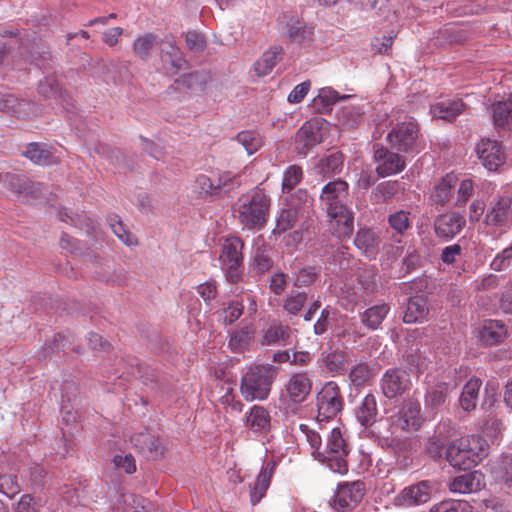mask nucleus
I'll return each mask as SVG.
<instances>
[{
  "label": "nucleus",
  "mask_w": 512,
  "mask_h": 512,
  "mask_svg": "<svg viewBox=\"0 0 512 512\" xmlns=\"http://www.w3.org/2000/svg\"><path fill=\"white\" fill-rule=\"evenodd\" d=\"M270 198L260 188L241 195L234 205L239 222L247 229L260 230L267 222Z\"/></svg>",
  "instance_id": "1"
},
{
  "label": "nucleus",
  "mask_w": 512,
  "mask_h": 512,
  "mask_svg": "<svg viewBox=\"0 0 512 512\" xmlns=\"http://www.w3.org/2000/svg\"><path fill=\"white\" fill-rule=\"evenodd\" d=\"M444 452L449 464L460 470L471 469L487 455L485 441L475 435L452 441Z\"/></svg>",
  "instance_id": "2"
},
{
  "label": "nucleus",
  "mask_w": 512,
  "mask_h": 512,
  "mask_svg": "<svg viewBox=\"0 0 512 512\" xmlns=\"http://www.w3.org/2000/svg\"><path fill=\"white\" fill-rule=\"evenodd\" d=\"M279 373V368L272 364L251 366L243 375L240 391L246 401L265 400L271 386Z\"/></svg>",
  "instance_id": "3"
},
{
  "label": "nucleus",
  "mask_w": 512,
  "mask_h": 512,
  "mask_svg": "<svg viewBox=\"0 0 512 512\" xmlns=\"http://www.w3.org/2000/svg\"><path fill=\"white\" fill-rule=\"evenodd\" d=\"M349 449L339 428H334L323 446V450L317 452L318 461L327 465L335 473L345 474L348 471L346 457Z\"/></svg>",
  "instance_id": "4"
},
{
  "label": "nucleus",
  "mask_w": 512,
  "mask_h": 512,
  "mask_svg": "<svg viewBox=\"0 0 512 512\" xmlns=\"http://www.w3.org/2000/svg\"><path fill=\"white\" fill-rule=\"evenodd\" d=\"M244 243L238 237L227 238L221 248L220 262L226 277L231 283H238L243 274Z\"/></svg>",
  "instance_id": "5"
},
{
  "label": "nucleus",
  "mask_w": 512,
  "mask_h": 512,
  "mask_svg": "<svg viewBox=\"0 0 512 512\" xmlns=\"http://www.w3.org/2000/svg\"><path fill=\"white\" fill-rule=\"evenodd\" d=\"M419 126L415 121L409 120L396 124L386 136L390 148L401 153H414L419 151Z\"/></svg>",
  "instance_id": "6"
},
{
  "label": "nucleus",
  "mask_w": 512,
  "mask_h": 512,
  "mask_svg": "<svg viewBox=\"0 0 512 512\" xmlns=\"http://www.w3.org/2000/svg\"><path fill=\"white\" fill-rule=\"evenodd\" d=\"M317 420L328 421L336 417L344 407L341 389L335 381L326 382L316 395Z\"/></svg>",
  "instance_id": "7"
},
{
  "label": "nucleus",
  "mask_w": 512,
  "mask_h": 512,
  "mask_svg": "<svg viewBox=\"0 0 512 512\" xmlns=\"http://www.w3.org/2000/svg\"><path fill=\"white\" fill-rule=\"evenodd\" d=\"M400 153L380 143L373 145V160L376 163L375 171L378 177L396 175L406 168V157Z\"/></svg>",
  "instance_id": "8"
},
{
  "label": "nucleus",
  "mask_w": 512,
  "mask_h": 512,
  "mask_svg": "<svg viewBox=\"0 0 512 512\" xmlns=\"http://www.w3.org/2000/svg\"><path fill=\"white\" fill-rule=\"evenodd\" d=\"M365 495V484L362 481L345 482L337 487L330 500V506L336 511L353 510Z\"/></svg>",
  "instance_id": "9"
},
{
  "label": "nucleus",
  "mask_w": 512,
  "mask_h": 512,
  "mask_svg": "<svg viewBox=\"0 0 512 512\" xmlns=\"http://www.w3.org/2000/svg\"><path fill=\"white\" fill-rule=\"evenodd\" d=\"M380 387L387 399L401 397L412 387L410 374L407 370L399 367L389 368L380 380Z\"/></svg>",
  "instance_id": "10"
},
{
  "label": "nucleus",
  "mask_w": 512,
  "mask_h": 512,
  "mask_svg": "<svg viewBox=\"0 0 512 512\" xmlns=\"http://www.w3.org/2000/svg\"><path fill=\"white\" fill-rule=\"evenodd\" d=\"M434 483L430 480H422L403 488L393 499L398 507H416L427 503L432 496Z\"/></svg>",
  "instance_id": "11"
},
{
  "label": "nucleus",
  "mask_w": 512,
  "mask_h": 512,
  "mask_svg": "<svg viewBox=\"0 0 512 512\" xmlns=\"http://www.w3.org/2000/svg\"><path fill=\"white\" fill-rule=\"evenodd\" d=\"M349 185L342 179L327 183L321 190L320 202L327 215H335L338 210L347 208L345 202L348 197Z\"/></svg>",
  "instance_id": "12"
},
{
  "label": "nucleus",
  "mask_w": 512,
  "mask_h": 512,
  "mask_svg": "<svg viewBox=\"0 0 512 512\" xmlns=\"http://www.w3.org/2000/svg\"><path fill=\"white\" fill-rule=\"evenodd\" d=\"M481 164L489 171H496L506 161L503 146L496 140L482 138L475 146Z\"/></svg>",
  "instance_id": "13"
},
{
  "label": "nucleus",
  "mask_w": 512,
  "mask_h": 512,
  "mask_svg": "<svg viewBox=\"0 0 512 512\" xmlns=\"http://www.w3.org/2000/svg\"><path fill=\"white\" fill-rule=\"evenodd\" d=\"M160 58L167 73L176 74L187 65L173 36L167 35L159 41Z\"/></svg>",
  "instance_id": "14"
},
{
  "label": "nucleus",
  "mask_w": 512,
  "mask_h": 512,
  "mask_svg": "<svg viewBox=\"0 0 512 512\" xmlns=\"http://www.w3.org/2000/svg\"><path fill=\"white\" fill-rule=\"evenodd\" d=\"M5 187L18 197L37 198L43 194V185L25 175L6 173L2 176Z\"/></svg>",
  "instance_id": "15"
},
{
  "label": "nucleus",
  "mask_w": 512,
  "mask_h": 512,
  "mask_svg": "<svg viewBox=\"0 0 512 512\" xmlns=\"http://www.w3.org/2000/svg\"><path fill=\"white\" fill-rule=\"evenodd\" d=\"M130 440L134 448L148 459L155 460L164 454L160 438L147 429L133 434Z\"/></svg>",
  "instance_id": "16"
},
{
  "label": "nucleus",
  "mask_w": 512,
  "mask_h": 512,
  "mask_svg": "<svg viewBox=\"0 0 512 512\" xmlns=\"http://www.w3.org/2000/svg\"><path fill=\"white\" fill-rule=\"evenodd\" d=\"M290 401L300 404L306 400L312 390V380L307 372L293 373L285 384Z\"/></svg>",
  "instance_id": "17"
},
{
  "label": "nucleus",
  "mask_w": 512,
  "mask_h": 512,
  "mask_svg": "<svg viewBox=\"0 0 512 512\" xmlns=\"http://www.w3.org/2000/svg\"><path fill=\"white\" fill-rule=\"evenodd\" d=\"M466 221L457 212L439 215L434 221V231L437 237L448 240L460 233Z\"/></svg>",
  "instance_id": "18"
},
{
  "label": "nucleus",
  "mask_w": 512,
  "mask_h": 512,
  "mask_svg": "<svg viewBox=\"0 0 512 512\" xmlns=\"http://www.w3.org/2000/svg\"><path fill=\"white\" fill-rule=\"evenodd\" d=\"M275 468V461H265L256 480L249 484L250 502L252 505L258 504L266 495L267 489L269 488L271 479L274 475Z\"/></svg>",
  "instance_id": "19"
},
{
  "label": "nucleus",
  "mask_w": 512,
  "mask_h": 512,
  "mask_svg": "<svg viewBox=\"0 0 512 512\" xmlns=\"http://www.w3.org/2000/svg\"><path fill=\"white\" fill-rule=\"evenodd\" d=\"M484 486V475L477 470L459 475L449 484V488L452 492L461 494L478 492L484 488Z\"/></svg>",
  "instance_id": "20"
},
{
  "label": "nucleus",
  "mask_w": 512,
  "mask_h": 512,
  "mask_svg": "<svg viewBox=\"0 0 512 512\" xmlns=\"http://www.w3.org/2000/svg\"><path fill=\"white\" fill-rule=\"evenodd\" d=\"M292 334L293 331L289 325L273 322L262 330L261 343L268 346H286L291 343Z\"/></svg>",
  "instance_id": "21"
},
{
  "label": "nucleus",
  "mask_w": 512,
  "mask_h": 512,
  "mask_svg": "<svg viewBox=\"0 0 512 512\" xmlns=\"http://www.w3.org/2000/svg\"><path fill=\"white\" fill-rule=\"evenodd\" d=\"M457 184L458 178L455 174H446L435 183L430 194L431 201L436 205H446L451 200Z\"/></svg>",
  "instance_id": "22"
},
{
  "label": "nucleus",
  "mask_w": 512,
  "mask_h": 512,
  "mask_svg": "<svg viewBox=\"0 0 512 512\" xmlns=\"http://www.w3.org/2000/svg\"><path fill=\"white\" fill-rule=\"evenodd\" d=\"M380 244L379 235L371 228L358 230L354 238V245L369 258H374L378 254Z\"/></svg>",
  "instance_id": "23"
},
{
  "label": "nucleus",
  "mask_w": 512,
  "mask_h": 512,
  "mask_svg": "<svg viewBox=\"0 0 512 512\" xmlns=\"http://www.w3.org/2000/svg\"><path fill=\"white\" fill-rule=\"evenodd\" d=\"M429 307L426 297L416 295L410 297L406 303L403 321L407 324L423 322L427 319Z\"/></svg>",
  "instance_id": "24"
},
{
  "label": "nucleus",
  "mask_w": 512,
  "mask_h": 512,
  "mask_svg": "<svg viewBox=\"0 0 512 512\" xmlns=\"http://www.w3.org/2000/svg\"><path fill=\"white\" fill-rule=\"evenodd\" d=\"M330 227L339 239H348L354 230V215L351 210L344 208L335 215H328Z\"/></svg>",
  "instance_id": "25"
},
{
  "label": "nucleus",
  "mask_w": 512,
  "mask_h": 512,
  "mask_svg": "<svg viewBox=\"0 0 512 512\" xmlns=\"http://www.w3.org/2000/svg\"><path fill=\"white\" fill-rule=\"evenodd\" d=\"M467 105L461 99L445 100L437 102L430 107V112L434 118L452 122L457 116L462 114Z\"/></svg>",
  "instance_id": "26"
},
{
  "label": "nucleus",
  "mask_w": 512,
  "mask_h": 512,
  "mask_svg": "<svg viewBox=\"0 0 512 512\" xmlns=\"http://www.w3.org/2000/svg\"><path fill=\"white\" fill-rule=\"evenodd\" d=\"M421 406L415 399H407L404 401L402 410L399 413L398 425L402 429L417 430L421 424L420 416Z\"/></svg>",
  "instance_id": "27"
},
{
  "label": "nucleus",
  "mask_w": 512,
  "mask_h": 512,
  "mask_svg": "<svg viewBox=\"0 0 512 512\" xmlns=\"http://www.w3.org/2000/svg\"><path fill=\"white\" fill-rule=\"evenodd\" d=\"M378 415L377 400L374 394H367L355 408V417L363 427L372 426Z\"/></svg>",
  "instance_id": "28"
},
{
  "label": "nucleus",
  "mask_w": 512,
  "mask_h": 512,
  "mask_svg": "<svg viewBox=\"0 0 512 512\" xmlns=\"http://www.w3.org/2000/svg\"><path fill=\"white\" fill-rule=\"evenodd\" d=\"M376 376V369L367 362L354 364L349 373L348 380L355 389H361L369 386Z\"/></svg>",
  "instance_id": "29"
},
{
  "label": "nucleus",
  "mask_w": 512,
  "mask_h": 512,
  "mask_svg": "<svg viewBox=\"0 0 512 512\" xmlns=\"http://www.w3.org/2000/svg\"><path fill=\"white\" fill-rule=\"evenodd\" d=\"M344 162V156L340 151H334L321 157L314 165L315 174L323 177H330L341 172Z\"/></svg>",
  "instance_id": "30"
},
{
  "label": "nucleus",
  "mask_w": 512,
  "mask_h": 512,
  "mask_svg": "<svg viewBox=\"0 0 512 512\" xmlns=\"http://www.w3.org/2000/svg\"><path fill=\"white\" fill-rule=\"evenodd\" d=\"M246 426L255 433H268L271 429V416L268 410L254 405L246 416Z\"/></svg>",
  "instance_id": "31"
},
{
  "label": "nucleus",
  "mask_w": 512,
  "mask_h": 512,
  "mask_svg": "<svg viewBox=\"0 0 512 512\" xmlns=\"http://www.w3.org/2000/svg\"><path fill=\"white\" fill-rule=\"evenodd\" d=\"M390 312L387 303H379L367 308L360 314L361 323L369 330H377Z\"/></svg>",
  "instance_id": "32"
},
{
  "label": "nucleus",
  "mask_w": 512,
  "mask_h": 512,
  "mask_svg": "<svg viewBox=\"0 0 512 512\" xmlns=\"http://www.w3.org/2000/svg\"><path fill=\"white\" fill-rule=\"evenodd\" d=\"M32 109L30 102L18 99L12 94L0 95V110L17 118H25L29 116Z\"/></svg>",
  "instance_id": "33"
},
{
  "label": "nucleus",
  "mask_w": 512,
  "mask_h": 512,
  "mask_svg": "<svg viewBox=\"0 0 512 512\" xmlns=\"http://www.w3.org/2000/svg\"><path fill=\"white\" fill-rule=\"evenodd\" d=\"M320 142L319 133L311 123H305L296 133L295 148L299 154H306Z\"/></svg>",
  "instance_id": "34"
},
{
  "label": "nucleus",
  "mask_w": 512,
  "mask_h": 512,
  "mask_svg": "<svg viewBox=\"0 0 512 512\" xmlns=\"http://www.w3.org/2000/svg\"><path fill=\"white\" fill-rule=\"evenodd\" d=\"M511 212V200L500 198L486 213L485 223L492 226H503L507 223Z\"/></svg>",
  "instance_id": "35"
},
{
  "label": "nucleus",
  "mask_w": 512,
  "mask_h": 512,
  "mask_svg": "<svg viewBox=\"0 0 512 512\" xmlns=\"http://www.w3.org/2000/svg\"><path fill=\"white\" fill-rule=\"evenodd\" d=\"M492 116L495 126L512 129V93L505 100L492 105Z\"/></svg>",
  "instance_id": "36"
},
{
  "label": "nucleus",
  "mask_w": 512,
  "mask_h": 512,
  "mask_svg": "<svg viewBox=\"0 0 512 512\" xmlns=\"http://www.w3.org/2000/svg\"><path fill=\"white\" fill-rule=\"evenodd\" d=\"M271 257V248L262 245L256 248L253 257L249 263L250 271L256 275H263L273 267Z\"/></svg>",
  "instance_id": "37"
},
{
  "label": "nucleus",
  "mask_w": 512,
  "mask_h": 512,
  "mask_svg": "<svg viewBox=\"0 0 512 512\" xmlns=\"http://www.w3.org/2000/svg\"><path fill=\"white\" fill-rule=\"evenodd\" d=\"M448 389L449 386L445 382H438L428 387L424 399L425 409L435 411L442 406L446 401Z\"/></svg>",
  "instance_id": "38"
},
{
  "label": "nucleus",
  "mask_w": 512,
  "mask_h": 512,
  "mask_svg": "<svg viewBox=\"0 0 512 512\" xmlns=\"http://www.w3.org/2000/svg\"><path fill=\"white\" fill-rule=\"evenodd\" d=\"M481 385L482 381L479 378H471L464 385L459 398V403L463 410L469 412L476 408Z\"/></svg>",
  "instance_id": "39"
},
{
  "label": "nucleus",
  "mask_w": 512,
  "mask_h": 512,
  "mask_svg": "<svg viewBox=\"0 0 512 512\" xmlns=\"http://www.w3.org/2000/svg\"><path fill=\"white\" fill-rule=\"evenodd\" d=\"M128 373L136 378L142 380L144 385L157 383L159 381V375L155 370L150 368L148 365L141 363L135 357H129L127 359Z\"/></svg>",
  "instance_id": "40"
},
{
  "label": "nucleus",
  "mask_w": 512,
  "mask_h": 512,
  "mask_svg": "<svg viewBox=\"0 0 512 512\" xmlns=\"http://www.w3.org/2000/svg\"><path fill=\"white\" fill-rule=\"evenodd\" d=\"M318 364L330 373L343 374L346 356L342 351L322 352Z\"/></svg>",
  "instance_id": "41"
},
{
  "label": "nucleus",
  "mask_w": 512,
  "mask_h": 512,
  "mask_svg": "<svg viewBox=\"0 0 512 512\" xmlns=\"http://www.w3.org/2000/svg\"><path fill=\"white\" fill-rule=\"evenodd\" d=\"M115 512H148L146 500L134 494H122L114 505Z\"/></svg>",
  "instance_id": "42"
},
{
  "label": "nucleus",
  "mask_w": 512,
  "mask_h": 512,
  "mask_svg": "<svg viewBox=\"0 0 512 512\" xmlns=\"http://www.w3.org/2000/svg\"><path fill=\"white\" fill-rule=\"evenodd\" d=\"M283 49L281 46H274L267 50L262 57L254 64V70L259 76H266L269 74L274 66L277 64L279 55Z\"/></svg>",
  "instance_id": "43"
},
{
  "label": "nucleus",
  "mask_w": 512,
  "mask_h": 512,
  "mask_svg": "<svg viewBox=\"0 0 512 512\" xmlns=\"http://www.w3.org/2000/svg\"><path fill=\"white\" fill-rule=\"evenodd\" d=\"M23 155L29 158L33 163L37 165H52L55 161V157L51 151L44 145L39 143H30Z\"/></svg>",
  "instance_id": "44"
},
{
  "label": "nucleus",
  "mask_w": 512,
  "mask_h": 512,
  "mask_svg": "<svg viewBox=\"0 0 512 512\" xmlns=\"http://www.w3.org/2000/svg\"><path fill=\"white\" fill-rule=\"evenodd\" d=\"M401 187L399 181H385L378 184L371 192L372 200L379 204L390 201L400 190Z\"/></svg>",
  "instance_id": "45"
},
{
  "label": "nucleus",
  "mask_w": 512,
  "mask_h": 512,
  "mask_svg": "<svg viewBox=\"0 0 512 512\" xmlns=\"http://www.w3.org/2000/svg\"><path fill=\"white\" fill-rule=\"evenodd\" d=\"M506 328L498 321H489L480 331V339L486 345H494L501 342L506 336Z\"/></svg>",
  "instance_id": "46"
},
{
  "label": "nucleus",
  "mask_w": 512,
  "mask_h": 512,
  "mask_svg": "<svg viewBox=\"0 0 512 512\" xmlns=\"http://www.w3.org/2000/svg\"><path fill=\"white\" fill-rule=\"evenodd\" d=\"M287 33L289 38L295 42H302L309 39L313 34V27L298 17H293L287 23Z\"/></svg>",
  "instance_id": "47"
},
{
  "label": "nucleus",
  "mask_w": 512,
  "mask_h": 512,
  "mask_svg": "<svg viewBox=\"0 0 512 512\" xmlns=\"http://www.w3.org/2000/svg\"><path fill=\"white\" fill-rule=\"evenodd\" d=\"M158 37L153 33H146L138 36L133 42V52L140 59L146 60L156 44H159Z\"/></svg>",
  "instance_id": "48"
},
{
  "label": "nucleus",
  "mask_w": 512,
  "mask_h": 512,
  "mask_svg": "<svg viewBox=\"0 0 512 512\" xmlns=\"http://www.w3.org/2000/svg\"><path fill=\"white\" fill-rule=\"evenodd\" d=\"M406 369L413 373H423L428 368V359L419 349H410L403 355Z\"/></svg>",
  "instance_id": "49"
},
{
  "label": "nucleus",
  "mask_w": 512,
  "mask_h": 512,
  "mask_svg": "<svg viewBox=\"0 0 512 512\" xmlns=\"http://www.w3.org/2000/svg\"><path fill=\"white\" fill-rule=\"evenodd\" d=\"M319 273V269L314 266L302 267L292 274L293 285L297 288L308 287L316 281Z\"/></svg>",
  "instance_id": "50"
},
{
  "label": "nucleus",
  "mask_w": 512,
  "mask_h": 512,
  "mask_svg": "<svg viewBox=\"0 0 512 512\" xmlns=\"http://www.w3.org/2000/svg\"><path fill=\"white\" fill-rule=\"evenodd\" d=\"M492 475L497 482L512 487V459L505 457L491 469Z\"/></svg>",
  "instance_id": "51"
},
{
  "label": "nucleus",
  "mask_w": 512,
  "mask_h": 512,
  "mask_svg": "<svg viewBox=\"0 0 512 512\" xmlns=\"http://www.w3.org/2000/svg\"><path fill=\"white\" fill-rule=\"evenodd\" d=\"M236 140L245 148L248 154H253L263 144L262 137L255 131H242L237 134Z\"/></svg>",
  "instance_id": "52"
},
{
  "label": "nucleus",
  "mask_w": 512,
  "mask_h": 512,
  "mask_svg": "<svg viewBox=\"0 0 512 512\" xmlns=\"http://www.w3.org/2000/svg\"><path fill=\"white\" fill-rule=\"evenodd\" d=\"M430 512H472V507L467 501L449 499L433 505Z\"/></svg>",
  "instance_id": "53"
},
{
  "label": "nucleus",
  "mask_w": 512,
  "mask_h": 512,
  "mask_svg": "<svg viewBox=\"0 0 512 512\" xmlns=\"http://www.w3.org/2000/svg\"><path fill=\"white\" fill-rule=\"evenodd\" d=\"M307 301L306 292L292 291L284 300L283 308L290 315H298Z\"/></svg>",
  "instance_id": "54"
},
{
  "label": "nucleus",
  "mask_w": 512,
  "mask_h": 512,
  "mask_svg": "<svg viewBox=\"0 0 512 512\" xmlns=\"http://www.w3.org/2000/svg\"><path fill=\"white\" fill-rule=\"evenodd\" d=\"M206 80L207 77L204 73L195 71L182 75L176 80V83L188 90H198L203 88Z\"/></svg>",
  "instance_id": "55"
},
{
  "label": "nucleus",
  "mask_w": 512,
  "mask_h": 512,
  "mask_svg": "<svg viewBox=\"0 0 512 512\" xmlns=\"http://www.w3.org/2000/svg\"><path fill=\"white\" fill-rule=\"evenodd\" d=\"M303 178L302 168L297 165L289 166L283 175L282 191L290 192Z\"/></svg>",
  "instance_id": "56"
},
{
  "label": "nucleus",
  "mask_w": 512,
  "mask_h": 512,
  "mask_svg": "<svg viewBox=\"0 0 512 512\" xmlns=\"http://www.w3.org/2000/svg\"><path fill=\"white\" fill-rule=\"evenodd\" d=\"M38 92L44 98H57L62 95V88L55 77H46L39 82Z\"/></svg>",
  "instance_id": "57"
},
{
  "label": "nucleus",
  "mask_w": 512,
  "mask_h": 512,
  "mask_svg": "<svg viewBox=\"0 0 512 512\" xmlns=\"http://www.w3.org/2000/svg\"><path fill=\"white\" fill-rule=\"evenodd\" d=\"M299 212L294 207H287L282 209L277 219V229L279 232H285L294 227L298 221Z\"/></svg>",
  "instance_id": "58"
},
{
  "label": "nucleus",
  "mask_w": 512,
  "mask_h": 512,
  "mask_svg": "<svg viewBox=\"0 0 512 512\" xmlns=\"http://www.w3.org/2000/svg\"><path fill=\"white\" fill-rule=\"evenodd\" d=\"M388 223L393 230L402 235L410 227L409 212L399 210L390 214Z\"/></svg>",
  "instance_id": "59"
},
{
  "label": "nucleus",
  "mask_w": 512,
  "mask_h": 512,
  "mask_svg": "<svg viewBox=\"0 0 512 512\" xmlns=\"http://www.w3.org/2000/svg\"><path fill=\"white\" fill-rule=\"evenodd\" d=\"M21 490L16 475L0 474V493L13 498Z\"/></svg>",
  "instance_id": "60"
},
{
  "label": "nucleus",
  "mask_w": 512,
  "mask_h": 512,
  "mask_svg": "<svg viewBox=\"0 0 512 512\" xmlns=\"http://www.w3.org/2000/svg\"><path fill=\"white\" fill-rule=\"evenodd\" d=\"M350 98L349 95L340 96L337 91L332 88H322L318 96L315 98V103H321L323 109L328 110L338 100Z\"/></svg>",
  "instance_id": "61"
},
{
  "label": "nucleus",
  "mask_w": 512,
  "mask_h": 512,
  "mask_svg": "<svg viewBox=\"0 0 512 512\" xmlns=\"http://www.w3.org/2000/svg\"><path fill=\"white\" fill-rule=\"evenodd\" d=\"M28 477L31 486L35 489L43 488L48 481V474L45 468L39 464H34L28 469Z\"/></svg>",
  "instance_id": "62"
},
{
  "label": "nucleus",
  "mask_w": 512,
  "mask_h": 512,
  "mask_svg": "<svg viewBox=\"0 0 512 512\" xmlns=\"http://www.w3.org/2000/svg\"><path fill=\"white\" fill-rule=\"evenodd\" d=\"M474 192V182L471 179L462 180L457 188V197L455 206H464L472 197Z\"/></svg>",
  "instance_id": "63"
},
{
  "label": "nucleus",
  "mask_w": 512,
  "mask_h": 512,
  "mask_svg": "<svg viewBox=\"0 0 512 512\" xmlns=\"http://www.w3.org/2000/svg\"><path fill=\"white\" fill-rule=\"evenodd\" d=\"M243 310V304L235 301L230 303L227 308L222 309L220 315L225 324H232L240 318V316L243 314Z\"/></svg>",
  "instance_id": "64"
}]
</instances>
